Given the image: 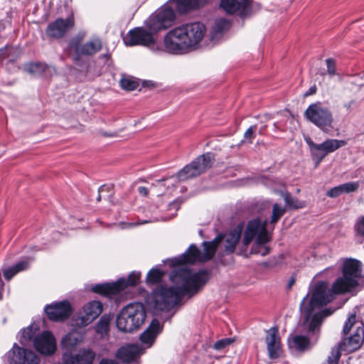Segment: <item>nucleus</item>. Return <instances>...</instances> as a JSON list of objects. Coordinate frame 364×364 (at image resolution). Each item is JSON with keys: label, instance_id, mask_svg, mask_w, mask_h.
Instances as JSON below:
<instances>
[{"label": "nucleus", "instance_id": "c03bdc74", "mask_svg": "<svg viewBox=\"0 0 364 364\" xmlns=\"http://www.w3.org/2000/svg\"><path fill=\"white\" fill-rule=\"evenodd\" d=\"M355 105V101L353 99H350L347 102L343 103V107L345 109L347 113H350Z\"/></svg>", "mask_w": 364, "mask_h": 364}, {"label": "nucleus", "instance_id": "864d4df0", "mask_svg": "<svg viewBox=\"0 0 364 364\" xmlns=\"http://www.w3.org/2000/svg\"><path fill=\"white\" fill-rule=\"evenodd\" d=\"M133 16H134V14H131L130 17L128 19H127V20L130 21L132 19Z\"/></svg>", "mask_w": 364, "mask_h": 364}, {"label": "nucleus", "instance_id": "4be33fe9", "mask_svg": "<svg viewBox=\"0 0 364 364\" xmlns=\"http://www.w3.org/2000/svg\"><path fill=\"white\" fill-rule=\"evenodd\" d=\"M265 342L269 358L276 359L279 358L282 355V350L277 327H272L267 331Z\"/></svg>", "mask_w": 364, "mask_h": 364}, {"label": "nucleus", "instance_id": "de8ad7c7", "mask_svg": "<svg viewBox=\"0 0 364 364\" xmlns=\"http://www.w3.org/2000/svg\"><path fill=\"white\" fill-rule=\"evenodd\" d=\"M100 364H119V363L117 361L112 360V359L103 358L100 360Z\"/></svg>", "mask_w": 364, "mask_h": 364}, {"label": "nucleus", "instance_id": "5fc2aeb1", "mask_svg": "<svg viewBox=\"0 0 364 364\" xmlns=\"http://www.w3.org/2000/svg\"><path fill=\"white\" fill-rule=\"evenodd\" d=\"M37 10H38V8H37L36 5L35 4V7H34V10H33V14H36Z\"/></svg>", "mask_w": 364, "mask_h": 364}, {"label": "nucleus", "instance_id": "a878e982", "mask_svg": "<svg viewBox=\"0 0 364 364\" xmlns=\"http://www.w3.org/2000/svg\"><path fill=\"white\" fill-rule=\"evenodd\" d=\"M142 353L141 348L137 344H129L121 347L117 352V357L124 363L134 361Z\"/></svg>", "mask_w": 364, "mask_h": 364}, {"label": "nucleus", "instance_id": "9b49d317", "mask_svg": "<svg viewBox=\"0 0 364 364\" xmlns=\"http://www.w3.org/2000/svg\"><path fill=\"white\" fill-rule=\"evenodd\" d=\"M304 140L309 146L311 156L315 162L316 167L318 166L328 154L333 153L347 144L345 140L333 139H328L321 144H316L309 136L305 137Z\"/></svg>", "mask_w": 364, "mask_h": 364}, {"label": "nucleus", "instance_id": "f03ea898", "mask_svg": "<svg viewBox=\"0 0 364 364\" xmlns=\"http://www.w3.org/2000/svg\"><path fill=\"white\" fill-rule=\"evenodd\" d=\"M344 294L336 292L333 284L331 288L326 282H316L312 284L300 304V310L304 315V328L309 332H315L321 325L323 319L331 315L334 310L325 309L312 316L313 311L329 304L335 299L336 295Z\"/></svg>", "mask_w": 364, "mask_h": 364}, {"label": "nucleus", "instance_id": "58836bf2", "mask_svg": "<svg viewBox=\"0 0 364 364\" xmlns=\"http://www.w3.org/2000/svg\"><path fill=\"white\" fill-rule=\"evenodd\" d=\"M120 85L123 89L127 90H134L138 87V83L130 78H122Z\"/></svg>", "mask_w": 364, "mask_h": 364}, {"label": "nucleus", "instance_id": "423d86ee", "mask_svg": "<svg viewBox=\"0 0 364 364\" xmlns=\"http://www.w3.org/2000/svg\"><path fill=\"white\" fill-rule=\"evenodd\" d=\"M176 3V11L169 6H164L151 17L149 23H174L176 14L186 15L198 11L208 4L206 0H172Z\"/></svg>", "mask_w": 364, "mask_h": 364}, {"label": "nucleus", "instance_id": "8fccbe9b", "mask_svg": "<svg viewBox=\"0 0 364 364\" xmlns=\"http://www.w3.org/2000/svg\"><path fill=\"white\" fill-rule=\"evenodd\" d=\"M294 283H295V279L294 277H291L289 279V281L288 282V284H287L288 289H291V287L294 284Z\"/></svg>", "mask_w": 364, "mask_h": 364}, {"label": "nucleus", "instance_id": "6ab92c4d", "mask_svg": "<svg viewBox=\"0 0 364 364\" xmlns=\"http://www.w3.org/2000/svg\"><path fill=\"white\" fill-rule=\"evenodd\" d=\"M364 341V327L358 326L355 332L347 338L343 339L333 348H338L342 352L352 353L358 350Z\"/></svg>", "mask_w": 364, "mask_h": 364}, {"label": "nucleus", "instance_id": "a19ab883", "mask_svg": "<svg viewBox=\"0 0 364 364\" xmlns=\"http://www.w3.org/2000/svg\"><path fill=\"white\" fill-rule=\"evenodd\" d=\"M232 341L230 338H223L218 341L213 346L214 349L217 350H222L229 346Z\"/></svg>", "mask_w": 364, "mask_h": 364}, {"label": "nucleus", "instance_id": "79ce46f5", "mask_svg": "<svg viewBox=\"0 0 364 364\" xmlns=\"http://www.w3.org/2000/svg\"><path fill=\"white\" fill-rule=\"evenodd\" d=\"M355 229L358 234L364 236V216L358 219L355 225Z\"/></svg>", "mask_w": 364, "mask_h": 364}, {"label": "nucleus", "instance_id": "aec40b11", "mask_svg": "<svg viewBox=\"0 0 364 364\" xmlns=\"http://www.w3.org/2000/svg\"><path fill=\"white\" fill-rule=\"evenodd\" d=\"M102 311V304L97 301H92L83 306L82 312L76 321L78 326H87L96 319Z\"/></svg>", "mask_w": 364, "mask_h": 364}, {"label": "nucleus", "instance_id": "39448f33", "mask_svg": "<svg viewBox=\"0 0 364 364\" xmlns=\"http://www.w3.org/2000/svg\"><path fill=\"white\" fill-rule=\"evenodd\" d=\"M267 220L262 222L259 219L249 221L244 233L242 243L247 246L255 241L251 248V253L265 256L269 253V247L266 244L271 240V235L267 230Z\"/></svg>", "mask_w": 364, "mask_h": 364}, {"label": "nucleus", "instance_id": "5701e85b", "mask_svg": "<svg viewBox=\"0 0 364 364\" xmlns=\"http://www.w3.org/2000/svg\"><path fill=\"white\" fill-rule=\"evenodd\" d=\"M230 30V24H210V28H207L205 36L209 41L213 45L223 40L228 34Z\"/></svg>", "mask_w": 364, "mask_h": 364}, {"label": "nucleus", "instance_id": "f704fd0d", "mask_svg": "<svg viewBox=\"0 0 364 364\" xmlns=\"http://www.w3.org/2000/svg\"><path fill=\"white\" fill-rule=\"evenodd\" d=\"M35 336V332L33 331V326H28V328L23 329L21 332V335L19 338V342L23 346H27L31 339L34 338Z\"/></svg>", "mask_w": 364, "mask_h": 364}, {"label": "nucleus", "instance_id": "393cba45", "mask_svg": "<svg viewBox=\"0 0 364 364\" xmlns=\"http://www.w3.org/2000/svg\"><path fill=\"white\" fill-rule=\"evenodd\" d=\"M161 331L162 326L160 322L156 319H154L149 327L140 336L141 342L146 345L147 348L151 347Z\"/></svg>", "mask_w": 364, "mask_h": 364}, {"label": "nucleus", "instance_id": "6e6552de", "mask_svg": "<svg viewBox=\"0 0 364 364\" xmlns=\"http://www.w3.org/2000/svg\"><path fill=\"white\" fill-rule=\"evenodd\" d=\"M342 272L343 277H338L333 282L334 290L340 293L353 292L361 279V263L355 259H345Z\"/></svg>", "mask_w": 364, "mask_h": 364}, {"label": "nucleus", "instance_id": "bb28decb", "mask_svg": "<svg viewBox=\"0 0 364 364\" xmlns=\"http://www.w3.org/2000/svg\"><path fill=\"white\" fill-rule=\"evenodd\" d=\"M358 182L345 183L328 190L326 192V196L329 198H336L343 193L355 192L358 190Z\"/></svg>", "mask_w": 364, "mask_h": 364}, {"label": "nucleus", "instance_id": "7c9ffc66", "mask_svg": "<svg viewBox=\"0 0 364 364\" xmlns=\"http://www.w3.org/2000/svg\"><path fill=\"white\" fill-rule=\"evenodd\" d=\"M28 267V262L27 261H21L14 266L4 269L3 274L6 280H10L18 272L26 269Z\"/></svg>", "mask_w": 364, "mask_h": 364}, {"label": "nucleus", "instance_id": "ea45409f", "mask_svg": "<svg viewBox=\"0 0 364 364\" xmlns=\"http://www.w3.org/2000/svg\"><path fill=\"white\" fill-rule=\"evenodd\" d=\"M356 315L355 313L350 314L348 317L347 321L345 322L343 326V332L344 334H347L352 326L355 323Z\"/></svg>", "mask_w": 364, "mask_h": 364}, {"label": "nucleus", "instance_id": "4468645a", "mask_svg": "<svg viewBox=\"0 0 364 364\" xmlns=\"http://www.w3.org/2000/svg\"><path fill=\"white\" fill-rule=\"evenodd\" d=\"M81 40L80 38L77 37L71 40L69 43V49L75 53L74 57L75 62L78 61L82 55H92L97 53L102 47V41L99 38H92L82 45L80 44Z\"/></svg>", "mask_w": 364, "mask_h": 364}, {"label": "nucleus", "instance_id": "603ef678", "mask_svg": "<svg viewBox=\"0 0 364 364\" xmlns=\"http://www.w3.org/2000/svg\"><path fill=\"white\" fill-rule=\"evenodd\" d=\"M217 23H230L227 19H225V18H221L220 19Z\"/></svg>", "mask_w": 364, "mask_h": 364}, {"label": "nucleus", "instance_id": "6e6d98bb", "mask_svg": "<svg viewBox=\"0 0 364 364\" xmlns=\"http://www.w3.org/2000/svg\"><path fill=\"white\" fill-rule=\"evenodd\" d=\"M47 73H48V74H51V73H52V72L49 73V72H48V71H47V72H46V73H45V75H47Z\"/></svg>", "mask_w": 364, "mask_h": 364}, {"label": "nucleus", "instance_id": "473e14b6", "mask_svg": "<svg viewBox=\"0 0 364 364\" xmlns=\"http://www.w3.org/2000/svg\"><path fill=\"white\" fill-rule=\"evenodd\" d=\"M284 201L289 208L299 209L305 207L306 204L304 201H300L296 198H292L289 193L283 194Z\"/></svg>", "mask_w": 364, "mask_h": 364}, {"label": "nucleus", "instance_id": "c756f323", "mask_svg": "<svg viewBox=\"0 0 364 364\" xmlns=\"http://www.w3.org/2000/svg\"><path fill=\"white\" fill-rule=\"evenodd\" d=\"M24 69L31 74L40 75L46 72H54V68L48 66L42 63H31L25 65Z\"/></svg>", "mask_w": 364, "mask_h": 364}, {"label": "nucleus", "instance_id": "4d7b16f0", "mask_svg": "<svg viewBox=\"0 0 364 364\" xmlns=\"http://www.w3.org/2000/svg\"><path fill=\"white\" fill-rule=\"evenodd\" d=\"M157 183H158L159 184H161V181H157Z\"/></svg>", "mask_w": 364, "mask_h": 364}, {"label": "nucleus", "instance_id": "2f4dec72", "mask_svg": "<svg viewBox=\"0 0 364 364\" xmlns=\"http://www.w3.org/2000/svg\"><path fill=\"white\" fill-rule=\"evenodd\" d=\"M309 340L305 336H294L291 341H289V345L291 347L294 348L297 350H304L307 349L309 346Z\"/></svg>", "mask_w": 364, "mask_h": 364}, {"label": "nucleus", "instance_id": "ddd939ff", "mask_svg": "<svg viewBox=\"0 0 364 364\" xmlns=\"http://www.w3.org/2000/svg\"><path fill=\"white\" fill-rule=\"evenodd\" d=\"M214 161L212 153L208 152L197 157L190 164L186 165L176 175L178 181H186L196 177L209 168Z\"/></svg>", "mask_w": 364, "mask_h": 364}, {"label": "nucleus", "instance_id": "4c0bfd02", "mask_svg": "<svg viewBox=\"0 0 364 364\" xmlns=\"http://www.w3.org/2000/svg\"><path fill=\"white\" fill-rule=\"evenodd\" d=\"M108 328L109 321L105 318H102L96 326V332L103 336L107 333Z\"/></svg>", "mask_w": 364, "mask_h": 364}, {"label": "nucleus", "instance_id": "3c124183", "mask_svg": "<svg viewBox=\"0 0 364 364\" xmlns=\"http://www.w3.org/2000/svg\"><path fill=\"white\" fill-rule=\"evenodd\" d=\"M156 220H157L156 219H153V220H141V221H139L137 224H145L147 223L155 222Z\"/></svg>", "mask_w": 364, "mask_h": 364}, {"label": "nucleus", "instance_id": "e433bc0d", "mask_svg": "<svg viewBox=\"0 0 364 364\" xmlns=\"http://www.w3.org/2000/svg\"><path fill=\"white\" fill-rule=\"evenodd\" d=\"M286 209L284 207L275 203L272 208V215L271 219V223H277L280 218L284 214Z\"/></svg>", "mask_w": 364, "mask_h": 364}, {"label": "nucleus", "instance_id": "2eb2a0df", "mask_svg": "<svg viewBox=\"0 0 364 364\" xmlns=\"http://www.w3.org/2000/svg\"><path fill=\"white\" fill-rule=\"evenodd\" d=\"M9 364H38L39 357L32 350L19 347L14 343L12 348L4 355Z\"/></svg>", "mask_w": 364, "mask_h": 364}, {"label": "nucleus", "instance_id": "7ed1b4c3", "mask_svg": "<svg viewBox=\"0 0 364 364\" xmlns=\"http://www.w3.org/2000/svg\"><path fill=\"white\" fill-rule=\"evenodd\" d=\"M242 231V226L239 225L233 230L224 235H218L211 242H203V252L194 245H191L187 251L172 259L173 265L204 262L213 258L215 250L220 247L225 254L232 253L237 245Z\"/></svg>", "mask_w": 364, "mask_h": 364}, {"label": "nucleus", "instance_id": "412c9836", "mask_svg": "<svg viewBox=\"0 0 364 364\" xmlns=\"http://www.w3.org/2000/svg\"><path fill=\"white\" fill-rule=\"evenodd\" d=\"M45 311L48 318L53 321H61L67 319L72 313V308L67 301H62L45 308Z\"/></svg>", "mask_w": 364, "mask_h": 364}, {"label": "nucleus", "instance_id": "f8f14e48", "mask_svg": "<svg viewBox=\"0 0 364 364\" xmlns=\"http://www.w3.org/2000/svg\"><path fill=\"white\" fill-rule=\"evenodd\" d=\"M140 278V272H132L127 279L121 278L116 282L96 284L92 287V290L95 293L111 297L129 286H136L139 282Z\"/></svg>", "mask_w": 364, "mask_h": 364}, {"label": "nucleus", "instance_id": "0eeeda50", "mask_svg": "<svg viewBox=\"0 0 364 364\" xmlns=\"http://www.w3.org/2000/svg\"><path fill=\"white\" fill-rule=\"evenodd\" d=\"M146 314L144 306L140 302H133L124 306L117 316V328L125 333L138 330L144 323Z\"/></svg>", "mask_w": 364, "mask_h": 364}, {"label": "nucleus", "instance_id": "20e7f679", "mask_svg": "<svg viewBox=\"0 0 364 364\" xmlns=\"http://www.w3.org/2000/svg\"><path fill=\"white\" fill-rule=\"evenodd\" d=\"M206 33L205 24H181L165 35L164 50L174 55L188 53L198 48Z\"/></svg>", "mask_w": 364, "mask_h": 364}, {"label": "nucleus", "instance_id": "cd10ccee", "mask_svg": "<svg viewBox=\"0 0 364 364\" xmlns=\"http://www.w3.org/2000/svg\"><path fill=\"white\" fill-rule=\"evenodd\" d=\"M56 18L53 23H74V14L72 8L64 4L56 8Z\"/></svg>", "mask_w": 364, "mask_h": 364}, {"label": "nucleus", "instance_id": "49530a36", "mask_svg": "<svg viewBox=\"0 0 364 364\" xmlns=\"http://www.w3.org/2000/svg\"><path fill=\"white\" fill-rule=\"evenodd\" d=\"M316 92V87L315 85L311 86L308 91L304 95V97H307L314 95Z\"/></svg>", "mask_w": 364, "mask_h": 364}, {"label": "nucleus", "instance_id": "c9c22d12", "mask_svg": "<svg viewBox=\"0 0 364 364\" xmlns=\"http://www.w3.org/2000/svg\"><path fill=\"white\" fill-rule=\"evenodd\" d=\"M18 53V49L13 47L5 46L0 49V61L4 58H9V61L15 60L14 54Z\"/></svg>", "mask_w": 364, "mask_h": 364}, {"label": "nucleus", "instance_id": "a18cd8bd", "mask_svg": "<svg viewBox=\"0 0 364 364\" xmlns=\"http://www.w3.org/2000/svg\"><path fill=\"white\" fill-rule=\"evenodd\" d=\"M255 129L256 126L250 127L248 128L244 134V137L245 139H251Z\"/></svg>", "mask_w": 364, "mask_h": 364}, {"label": "nucleus", "instance_id": "f3484780", "mask_svg": "<svg viewBox=\"0 0 364 364\" xmlns=\"http://www.w3.org/2000/svg\"><path fill=\"white\" fill-rule=\"evenodd\" d=\"M33 346L41 354L50 355L56 350V341L53 333L45 331L33 338Z\"/></svg>", "mask_w": 364, "mask_h": 364}, {"label": "nucleus", "instance_id": "72a5a7b5", "mask_svg": "<svg viewBox=\"0 0 364 364\" xmlns=\"http://www.w3.org/2000/svg\"><path fill=\"white\" fill-rule=\"evenodd\" d=\"M164 275V272L159 269H151L147 274L146 283L149 284H155L159 283Z\"/></svg>", "mask_w": 364, "mask_h": 364}, {"label": "nucleus", "instance_id": "c85d7f7f", "mask_svg": "<svg viewBox=\"0 0 364 364\" xmlns=\"http://www.w3.org/2000/svg\"><path fill=\"white\" fill-rule=\"evenodd\" d=\"M73 24H48L46 33L47 36L53 38L63 37Z\"/></svg>", "mask_w": 364, "mask_h": 364}, {"label": "nucleus", "instance_id": "f257e3e1", "mask_svg": "<svg viewBox=\"0 0 364 364\" xmlns=\"http://www.w3.org/2000/svg\"><path fill=\"white\" fill-rule=\"evenodd\" d=\"M170 279L173 287L161 286L153 291L148 303L156 314L169 311L176 306L185 295L196 294L208 279L205 272H192L186 267L173 271Z\"/></svg>", "mask_w": 364, "mask_h": 364}, {"label": "nucleus", "instance_id": "09e8293b", "mask_svg": "<svg viewBox=\"0 0 364 364\" xmlns=\"http://www.w3.org/2000/svg\"><path fill=\"white\" fill-rule=\"evenodd\" d=\"M138 192L144 196H146L149 193V191L146 187L140 186L138 188Z\"/></svg>", "mask_w": 364, "mask_h": 364}, {"label": "nucleus", "instance_id": "1a4fd4ad", "mask_svg": "<svg viewBox=\"0 0 364 364\" xmlns=\"http://www.w3.org/2000/svg\"><path fill=\"white\" fill-rule=\"evenodd\" d=\"M167 28L166 24H148L146 27H137L130 30L123 41L127 46H143L152 50H159L156 46L155 35Z\"/></svg>", "mask_w": 364, "mask_h": 364}, {"label": "nucleus", "instance_id": "37998d69", "mask_svg": "<svg viewBox=\"0 0 364 364\" xmlns=\"http://www.w3.org/2000/svg\"><path fill=\"white\" fill-rule=\"evenodd\" d=\"M326 62L328 74L331 75H335L336 71L335 62L332 59H327Z\"/></svg>", "mask_w": 364, "mask_h": 364}, {"label": "nucleus", "instance_id": "9d476101", "mask_svg": "<svg viewBox=\"0 0 364 364\" xmlns=\"http://www.w3.org/2000/svg\"><path fill=\"white\" fill-rule=\"evenodd\" d=\"M305 117L325 133L333 128V117L331 111L321 102L311 104L304 112Z\"/></svg>", "mask_w": 364, "mask_h": 364}, {"label": "nucleus", "instance_id": "a211bd4d", "mask_svg": "<svg viewBox=\"0 0 364 364\" xmlns=\"http://www.w3.org/2000/svg\"><path fill=\"white\" fill-rule=\"evenodd\" d=\"M96 357L95 352L90 348H82L76 353L64 351L63 363L64 364H93Z\"/></svg>", "mask_w": 364, "mask_h": 364}, {"label": "nucleus", "instance_id": "dca6fc26", "mask_svg": "<svg viewBox=\"0 0 364 364\" xmlns=\"http://www.w3.org/2000/svg\"><path fill=\"white\" fill-rule=\"evenodd\" d=\"M252 0H220V8L224 10L228 14H237L240 17L244 18L250 16L252 12Z\"/></svg>", "mask_w": 364, "mask_h": 364}, {"label": "nucleus", "instance_id": "b1692460", "mask_svg": "<svg viewBox=\"0 0 364 364\" xmlns=\"http://www.w3.org/2000/svg\"><path fill=\"white\" fill-rule=\"evenodd\" d=\"M85 341V334L78 331H73L65 335L61 340L60 345L65 351L72 352Z\"/></svg>", "mask_w": 364, "mask_h": 364}, {"label": "nucleus", "instance_id": "13d9d810", "mask_svg": "<svg viewBox=\"0 0 364 364\" xmlns=\"http://www.w3.org/2000/svg\"><path fill=\"white\" fill-rule=\"evenodd\" d=\"M33 23H38V22H37V21H33Z\"/></svg>", "mask_w": 364, "mask_h": 364}]
</instances>
